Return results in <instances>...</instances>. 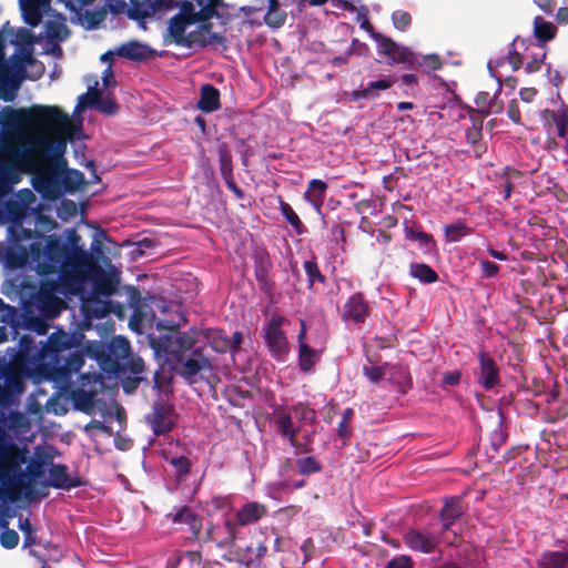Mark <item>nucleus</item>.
<instances>
[{"label": "nucleus", "instance_id": "nucleus-1", "mask_svg": "<svg viewBox=\"0 0 568 568\" xmlns=\"http://www.w3.org/2000/svg\"><path fill=\"white\" fill-rule=\"evenodd\" d=\"M55 447L38 445L28 460L27 447H19L11 438L0 435V495L10 501H17L23 495L34 497V485L44 476L45 467L52 465L57 455Z\"/></svg>", "mask_w": 568, "mask_h": 568}, {"label": "nucleus", "instance_id": "nucleus-2", "mask_svg": "<svg viewBox=\"0 0 568 568\" xmlns=\"http://www.w3.org/2000/svg\"><path fill=\"white\" fill-rule=\"evenodd\" d=\"M79 341L74 334L58 329L52 333L44 344L36 345L33 336H21V346L16 366L18 371L28 373L38 371L40 375L59 381L69 379L84 365V354L72 351Z\"/></svg>", "mask_w": 568, "mask_h": 568}, {"label": "nucleus", "instance_id": "nucleus-3", "mask_svg": "<svg viewBox=\"0 0 568 568\" xmlns=\"http://www.w3.org/2000/svg\"><path fill=\"white\" fill-rule=\"evenodd\" d=\"M64 129L65 134H61L57 139H51L48 135H40L36 139L32 151L39 158L38 161H32L29 158L22 159L33 174V189L43 199L53 200L61 193V176L67 168L63 154L68 141L74 139L73 133L78 130L72 125L71 129Z\"/></svg>", "mask_w": 568, "mask_h": 568}, {"label": "nucleus", "instance_id": "nucleus-4", "mask_svg": "<svg viewBox=\"0 0 568 568\" xmlns=\"http://www.w3.org/2000/svg\"><path fill=\"white\" fill-rule=\"evenodd\" d=\"M85 352L108 377L122 378L128 373L138 375L144 371L143 359L132 354L129 339L121 335L109 342H88Z\"/></svg>", "mask_w": 568, "mask_h": 568}, {"label": "nucleus", "instance_id": "nucleus-5", "mask_svg": "<svg viewBox=\"0 0 568 568\" xmlns=\"http://www.w3.org/2000/svg\"><path fill=\"white\" fill-rule=\"evenodd\" d=\"M44 71L41 62L30 53L13 55L11 64L4 60V70L0 73L2 100L13 101L17 91L26 79L38 80Z\"/></svg>", "mask_w": 568, "mask_h": 568}, {"label": "nucleus", "instance_id": "nucleus-6", "mask_svg": "<svg viewBox=\"0 0 568 568\" xmlns=\"http://www.w3.org/2000/svg\"><path fill=\"white\" fill-rule=\"evenodd\" d=\"M23 120L43 126L61 125L71 129L69 115L57 106L33 105L28 110H16L11 106H4L0 111V122L6 128L17 126Z\"/></svg>", "mask_w": 568, "mask_h": 568}, {"label": "nucleus", "instance_id": "nucleus-7", "mask_svg": "<svg viewBox=\"0 0 568 568\" xmlns=\"http://www.w3.org/2000/svg\"><path fill=\"white\" fill-rule=\"evenodd\" d=\"M94 268L95 262L91 253L85 250L70 252L61 270V278L79 290Z\"/></svg>", "mask_w": 568, "mask_h": 568}, {"label": "nucleus", "instance_id": "nucleus-8", "mask_svg": "<svg viewBox=\"0 0 568 568\" xmlns=\"http://www.w3.org/2000/svg\"><path fill=\"white\" fill-rule=\"evenodd\" d=\"M176 413L173 405L164 400H155L145 420L156 436L166 435L176 425Z\"/></svg>", "mask_w": 568, "mask_h": 568}, {"label": "nucleus", "instance_id": "nucleus-9", "mask_svg": "<svg viewBox=\"0 0 568 568\" xmlns=\"http://www.w3.org/2000/svg\"><path fill=\"white\" fill-rule=\"evenodd\" d=\"M545 131L555 133L559 140L568 139V105L560 100L554 109H544L539 113Z\"/></svg>", "mask_w": 568, "mask_h": 568}, {"label": "nucleus", "instance_id": "nucleus-10", "mask_svg": "<svg viewBox=\"0 0 568 568\" xmlns=\"http://www.w3.org/2000/svg\"><path fill=\"white\" fill-rule=\"evenodd\" d=\"M286 318L280 314H273L264 327V339L274 357L282 358L288 353V342L281 326Z\"/></svg>", "mask_w": 568, "mask_h": 568}, {"label": "nucleus", "instance_id": "nucleus-11", "mask_svg": "<svg viewBox=\"0 0 568 568\" xmlns=\"http://www.w3.org/2000/svg\"><path fill=\"white\" fill-rule=\"evenodd\" d=\"M70 247L60 237L50 235L44 246V256L49 263L40 264L41 274H50L61 271L68 256Z\"/></svg>", "mask_w": 568, "mask_h": 568}, {"label": "nucleus", "instance_id": "nucleus-12", "mask_svg": "<svg viewBox=\"0 0 568 568\" xmlns=\"http://www.w3.org/2000/svg\"><path fill=\"white\" fill-rule=\"evenodd\" d=\"M236 537V525L233 520L225 519L222 526L209 521L205 530H202V538H197L196 541L203 544L215 542L219 548H226L235 542Z\"/></svg>", "mask_w": 568, "mask_h": 568}, {"label": "nucleus", "instance_id": "nucleus-13", "mask_svg": "<svg viewBox=\"0 0 568 568\" xmlns=\"http://www.w3.org/2000/svg\"><path fill=\"white\" fill-rule=\"evenodd\" d=\"M374 40L378 43L379 52L390 58V64H407L415 67L418 62V54L408 47H402L392 38L384 34H374Z\"/></svg>", "mask_w": 568, "mask_h": 568}, {"label": "nucleus", "instance_id": "nucleus-14", "mask_svg": "<svg viewBox=\"0 0 568 568\" xmlns=\"http://www.w3.org/2000/svg\"><path fill=\"white\" fill-rule=\"evenodd\" d=\"M153 0H130V6L125 0H111L109 3L110 12L113 14H126L133 21L144 22L146 18L153 14Z\"/></svg>", "mask_w": 568, "mask_h": 568}, {"label": "nucleus", "instance_id": "nucleus-15", "mask_svg": "<svg viewBox=\"0 0 568 568\" xmlns=\"http://www.w3.org/2000/svg\"><path fill=\"white\" fill-rule=\"evenodd\" d=\"M175 362L180 365L178 374L190 384L194 382V377L202 371L211 369V362L204 355L202 347H196L192 352V356H176Z\"/></svg>", "mask_w": 568, "mask_h": 568}, {"label": "nucleus", "instance_id": "nucleus-16", "mask_svg": "<svg viewBox=\"0 0 568 568\" xmlns=\"http://www.w3.org/2000/svg\"><path fill=\"white\" fill-rule=\"evenodd\" d=\"M464 514V508L462 505L460 497H446L444 499V506L439 511V519L442 523V535L443 540L448 544H454L455 539H457V535L454 532L453 539L450 540L447 537V532L450 530L452 526L456 520H458Z\"/></svg>", "mask_w": 568, "mask_h": 568}, {"label": "nucleus", "instance_id": "nucleus-17", "mask_svg": "<svg viewBox=\"0 0 568 568\" xmlns=\"http://www.w3.org/2000/svg\"><path fill=\"white\" fill-rule=\"evenodd\" d=\"M478 373L477 383L485 389L491 390L500 385L499 367L495 359L486 352L477 355Z\"/></svg>", "mask_w": 568, "mask_h": 568}, {"label": "nucleus", "instance_id": "nucleus-18", "mask_svg": "<svg viewBox=\"0 0 568 568\" xmlns=\"http://www.w3.org/2000/svg\"><path fill=\"white\" fill-rule=\"evenodd\" d=\"M196 342L193 334L179 332L174 341H169L168 345H164V342H153L152 346L156 352L163 351L176 359V356H184L186 352H193L196 348Z\"/></svg>", "mask_w": 568, "mask_h": 568}, {"label": "nucleus", "instance_id": "nucleus-19", "mask_svg": "<svg viewBox=\"0 0 568 568\" xmlns=\"http://www.w3.org/2000/svg\"><path fill=\"white\" fill-rule=\"evenodd\" d=\"M21 349H22L21 338L19 339L17 347H9L7 349V355L9 356L8 367H7L8 372L3 377H4V383H6L4 387L10 389L11 393L12 392L21 393L23 390V383H22L21 377L30 376L32 373L36 372V371H30L28 373H22V372L18 371V368L14 364L19 359L18 353H20Z\"/></svg>", "mask_w": 568, "mask_h": 568}, {"label": "nucleus", "instance_id": "nucleus-20", "mask_svg": "<svg viewBox=\"0 0 568 568\" xmlns=\"http://www.w3.org/2000/svg\"><path fill=\"white\" fill-rule=\"evenodd\" d=\"M166 517L173 524L186 525L191 531L192 540L196 541L197 538H202L203 518L190 506H182L174 514H168Z\"/></svg>", "mask_w": 568, "mask_h": 568}, {"label": "nucleus", "instance_id": "nucleus-21", "mask_svg": "<svg viewBox=\"0 0 568 568\" xmlns=\"http://www.w3.org/2000/svg\"><path fill=\"white\" fill-rule=\"evenodd\" d=\"M83 485L80 477H71L65 464H53L49 468L48 486L55 489L70 490Z\"/></svg>", "mask_w": 568, "mask_h": 568}, {"label": "nucleus", "instance_id": "nucleus-22", "mask_svg": "<svg viewBox=\"0 0 568 568\" xmlns=\"http://www.w3.org/2000/svg\"><path fill=\"white\" fill-rule=\"evenodd\" d=\"M272 261L267 253L258 252L254 255V276L262 292L271 294L274 288V282L270 277Z\"/></svg>", "mask_w": 568, "mask_h": 568}, {"label": "nucleus", "instance_id": "nucleus-23", "mask_svg": "<svg viewBox=\"0 0 568 568\" xmlns=\"http://www.w3.org/2000/svg\"><path fill=\"white\" fill-rule=\"evenodd\" d=\"M404 541L412 550L429 554L435 550L439 539L432 532L412 529L405 534Z\"/></svg>", "mask_w": 568, "mask_h": 568}, {"label": "nucleus", "instance_id": "nucleus-24", "mask_svg": "<svg viewBox=\"0 0 568 568\" xmlns=\"http://www.w3.org/2000/svg\"><path fill=\"white\" fill-rule=\"evenodd\" d=\"M368 316V306L361 293L353 294L344 304L342 318L355 324L364 323Z\"/></svg>", "mask_w": 568, "mask_h": 568}, {"label": "nucleus", "instance_id": "nucleus-25", "mask_svg": "<svg viewBox=\"0 0 568 568\" xmlns=\"http://www.w3.org/2000/svg\"><path fill=\"white\" fill-rule=\"evenodd\" d=\"M267 546L264 541H257L256 544L251 542L244 550L239 549L224 558L229 561L235 559L237 562L245 566H252L258 564L260 560L266 555Z\"/></svg>", "mask_w": 568, "mask_h": 568}, {"label": "nucleus", "instance_id": "nucleus-26", "mask_svg": "<svg viewBox=\"0 0 568 568\" xmlns=\"http://www.w3.org/2000/svg\"><path fill=\"white\" fill-rule=\"evenodd\" d=\"M267 514L263 504L250 501L243 505L236 513L233 523L237 526H247L257 523Z\"/></svg>", "mask_w": 568, "mask_h": 568}, {"label": "nucleus", "instance_id": "nucleus-27", "mask_svg": "<svg viewBox=\"0 0 568 568\" xmlns=\"http://www.w3.org/2000/svg\"><path fill=\"white\" fill-rule=\"evenodd\" d=\"M33 305L39 314L48 320H53L67 307L65 302L58 296L34 295Z\"/></svg>", "mask_w": 568, "mask_h": 568}, {"label": "nucleus", "instance_id": "nucleus-28", "mask_svg": "<svg viewBox=\"0 0 568 568\" xmlns=\"http://www.w3.org/2000/svg\"><path fill=\"white\" fill-rule=\"evenodd\" d=\"M115 54L120 58H124L131 61L143 62L151 57L152 50L149 48V45L139 41H129L121 44L115 50Z\"/></svg>", "mask_w": 568, "mask_h": 568}, {"label": "nucleus", "instance_id": "nucleus-29", "mask_svg": "<svg viewBox=\"0 0 568 568\" xmlns=\"http://www.w3.org/2000/svg\"><path fill=\"white\" fill-rule=\"evenodd\" d=\"M19 3L24 22L32 28L40 24L43 13L49 10L41 0H20Z\"/></svg>", "mask_w": 568, "mask_h": 568}, {"label": "nucleus", "instance_id": "nucleus-30", "mask_svg": "<svg viewBox=\"0 0 568 568\" xmlns=\"http://www.w3.org/2000/svg\"><path fill=\"white\" fill-rule=\"evenodd\" d=\"M202 554L197 550H176L168 558L165 568H201Z\"/></svg>", "mask_w": 568, "mask_h": 568}, {"label": "nucleus", "instance_id": "nucleus-31", "mask_svg": "<svg viewBox=\"0 0 568 568\" xmlns=\"http://www.w3.org/2000/svg\"><path fill=\"white\" fill-rule=\"evenodd\" d=\"M220 98V91L213 84H203L196 106L204 113H212L221 108Z\"/></svg>", "mask_w": 568, "mask_h": 568}, {"label": "nucleus", "instance_id": "nucleus-32", "mask_svg": "<svg viewBox=\"0 0 568 568\" xmlns=\"http://www.w3.org/2000/svg\"><path fill=\"white\" fill-rule=\"evenodd\" d=\"M539 568H568V551L546 550L537 560Z\"/></svg>", "mask_w": 568, "mask_h": 568}, {"label": "nucleus", "instance_id": "nucleus-33", "mask_svg": "<svg viewBox=\"0 0 568 568\" xmlns=\"http://www.w3.org/2000/svg\"><path fill=\"white\" fill-rule=\"evenodd\" d=\"M75 285H69L61 278V271H59L58 280H44L40 284V288L36 295L41 296H57V293L77 292Z\"/></svg>", "mask_w": 568, "mask_h": 568}, {"label": "nucleus", "instance_id": "nucleus-34", "mask_svg": "<svg viewBox=\"0 0 568 568\" xmlns=\"http://www.w3.org/2000/svg\"><path fill=\"white\" fill-rule=\"evenodd\" d=\"M193 24L192 20L181 18V16H173L169 20L168 37L172 38V41L180 45L185 42V31L189 26Z\"/></svg>", "mask_w": 568, "mask_h": 568}, {"label": "nucleus", "instance_id": "nucleus-35", "mask_svg": "<svg viewBox=\"0 0 568 568\" xmlns=\"http://www.w3.org/2000/svg\"><path fill=\"white\" fill-rule=\"evenodd\" d=\"M393 85V82L388 79H379L376 81H372L364 89L353 91V100L358 101L362 99H376L378 97V91H384L389 89Z\"/></svg>", "mask_w": 568, "mask_h": 568}, {"label": "nucleus", "instance_id": "nucleus-36", "mask_svg": "<svg viewBox=\"0 0 568 568\" xmlns=\"http://www.w3.org/2000/svg\"><path fill=\"white\" fill-rule=\"evenodd\" d=\"M294 415L292 412H281L277 413L275 417V426L277 432L285 438H288L291 442L295 439L297 434V427L294 423Z\"/></svg>", "mask_w": 568, "mask_h": 568}, {"label": "nucleus", "instance_id": "nucleus-37", "mask_svg": "<svg viewBox=\"0 0 568 568\" xmlns=\"http://www.w3.org/2000/svg\"><path fill=\"white\" fill-rule=\"evenodd\" d=\"M386 369L400 372L402 375H407V368L399 364L384 363L381 366H364L363 374L372 383H378L386 375Z\"/></svg>", "mask_w": 568, "mask_h": 568}, {"label": "nucleus", "instance_id": "nucleus-38", "mask_svg": "<svg viewBox=\"0 0 568 568\" xmlns=\"http://www.w3.org/2000/svg\"><path fill=\"white\" fill-rule=\"evenodd\" d=\"M557 34V27L549 21H546L542 17L537 16L534 19V36L542 42L551 41Z\"/></svg>", "mask_w": 568, "mask_h": 568}, {"label": "nucleus", "instance_id": "nucleus-39", "mask_svg": "<svg viewBox=\"0 0 568 568\" xmlns=\"http://www.w3.org/2000/svg\"><path fill=\"white\" fill-rule=\"evenodd\" d=\"M268 7L264 16V21L268 27L278 28L286 21V12L280 9L278 0H267Z\"/></svg>", "mask_w": 568, "mask_h": 568}, {"label": "nucleus", "instance_id": "nucleus-40", "mask_svg": "<svg viewBox=\"0 0 568 568\" xmlns=\"http://www.w3.org/2000/svg\"><path fill=\"white\" fill-rule=\"evenodd\" d=\"M409 274L425 284H432L438 281L436 271L425 263L410 264Z\"/></svg>", "mask_w": 568, "mask_h": 568}, {"label": "nucleus", "instance_id": "nucleus-41", "mask_svg": "<svg viewBox=\"0 0 568 568\" xmlns=\"http://www.w3.org/2000/svg\"><path fill=\"white\" fill-rule=\"evenodd\" d=\"M508 433L506 427L504 426V416L503 413L499 410L496 426L489 434V442L493 450L497 453L500 449V447L506 443Z\"/></svg>", "mask_w": 568, "mask_h": 568}, {"label": "nucleus", "instance_id": "nucleus-42", "mask_svg": "<svg viewBox=\"0 0 568 568\" xmlns=\"http://www.w3.org/2000/svg\"><path fill=\"white\" fill-rule=\"evenodd\" d=\"M84 183V175L82 172L78 170H68L62 173L61 176V187L69 192L73 193L81 187Z\"/></svg>", "mask_w": 568, "mask_h": 568}, {"label": "nucleus", "instance_id": "nucleus-43", "mask_svg": "<svg viewBox=\"0 0 568 568\" xmlns=\"http://www.w3.org/2000/svg\"><path fill=\"white\" fill-rule=\"evenodd\" d=\"M91 102H94L97 110L108 115L115 114L119 109L114 99L110 97L102 98L101 92L95 88L92 90Z\"/></svg>", "mask_w": 568, "mask_h": 568}, {"label": "nucleus", "instance_id": "nucleus-44", "mask_svg": "<svg viewBox=\"0 0 568 568\" xmlns=\"http://www.w3.org/2000/svg\"><path fill=\"white\" fill-rule=\"evenodd\" d=\"M302 324V331L298 334L300 339V355H298V363L300 367L304 372H308L313 367V351L302 342L304 335H305V327L304 322H301Z\"/></svg>", "mask_w": 568, "mask_h": 568}, {"label": "nucleus", "instance_id": "nucleus-45", "mask_svg": "<svg viewBox=\"0 0 568 568\" xmlns=\"http://www.w3.org/2000/svg\"><path fill=\"white\" fill-rule=\"evenodd\" d=\"M470 229L464 223H452L444 227L445 237L447 242H458L464 236L470 233Z\"/></svg>", "mask_w": 568, "mask_h": 568}, {"label": "nucleus", "instance_id": "nucleus-46", "mask_svg": "<svg viewBox=\"0 0 568 568\" xmlns=\"http://www.w3.org/2000/svg\"><path fill=\"white\" fill-rule=\"evenodd\" d=\"M280 210L285 220L292 225V227L296 231L297 234H302L304 232L303 223L301 222L298 215L292 209V206L280 200Z\"/></svg>", "mask_w": 568, "mask_h": 568}, {"label": "nucleus", "instance_id": "nucleus-47", "mask_svg": "<svg viewBox=\"0 0 568 568\" xmlns=\"http://www.w3.org/2000/svg\"><path fill=\"white\" fill-rule=\"evenodd\" d=\"M45 33L50 39L63 41L68 38L69 30L63 22L49 20L45 23Z\"/></svg>", "mask_w": 568, "mask_h": 568}, {"label": "nucleus", "instance_id": "nucleus-48", "mask_svg": "<svg viewBox=\"0 0 568 568\" xmlns=\"http://www.w3.org/2000/svg\"><path fill=\"white\" fill-rule=\"evenodd\" d=\"M474 113H476L475 110L471 109V114H470V119H471V126L468 128L466 130V140L469 144H476L483 136V121H484V118L483 116H478L476 118L474 115Z\"/></svg>", "mask_w": 568, "mask_h": 568}, {"label": "nucleus", "instance_id": "nucleus-49", "mask_svg": "<svg viewBox=\"0 0 568 568\" xmlns=\"http://www.w3.org/2000/svg\"><path fill=\"white\" fill-rule=\"evenodd\" d=\"M0 176L9 184H16L20 181L19 168L13 162H0Z\"/></svg>", "mask_w": 568, "mask_h": 568}, {"label": "nucleus", "instance_id": "nucleus-50", "mask_svg": "<svg viewBox=\"0 0 568 568\" xmlns=\"http://www.w3.org/2000/svg\"><path fill=\"white\" fill-rule=\"evenodd\" d=\"M494 99L489 100V93L488 92H479L477 93L475 98V104L477 105L478 110L477 112L484 115H487L489 113H499L498 109H493Z\"/></svg>", "mask_w": 568, "mask_h": 568}, {"label": "nucleus", "instance_id": "nucleus-51", "mask_svg": "<svg viewBox=\"0 0 568 568\" xmlns=\"http://www.w3.org/2000/svg\"><path fill=\"white\" fill-rule=\"evenodd\" d=\"M219 162L222 178L233 175L232 155L226 148L219 150Z\"/></svg>", "mask_w": 568, "mask_h": 568}, {"label": "nucleus", "instance_id": "nucleus-52", "mask_svg": "<svg viewBox=\"0 0 568 568\" xmlns=\"http://www.w3.org/2000/svg\"><path fill=\"white\" fill-rule=\"evenodd\" d=\"M13 403V395L10 389L0 385V424H4L7 412Z\"/></svg>", "mask_w": 568, "mask_h": 568}, {"label": "nucleus", "instance_id": "nucleus-53", "mask_svg": "<svg viewBox=\"0 0 568 568\" xmlns=\"http://www.w3.org/2000/svg\"><path fill=\"white\" fill-rule=\"evenodd\" d=\"M170 465L174 468L175 475L179 478L186 476L191 471L192 463L185 456L172 457Z\"/></svg>", "mask_w": 568, "mask_h": 568}, {"label": "nucleus", "instance_id": "nucleus-54", "mask_svg": "<svg viewBox=\"0 0 568 568\" xmlns=\"http://www.w3.org/2000/svg\"><path fill=\"white\" fill-rule=\"evenodd\" d=\"M415 67L422 68L424 71H435L439 70L443 67L442 59L437 54H428L422 58L418 57V62Z\"/></svg>", "mask_w": 568, "mask_h": 568}, {"label": "nucleus", "instance_id": "nucleus-55", "mask_svg": "<svg viewBox=\"0 0 568 568\" xmlns=\"http://www.w3.org/2000/svg\"><path fill=\"white\" fill-rule=\"evenodd\" d=\"M412 20V16L407 11L396 10L392 13L394 27L402 32L406 31L410 27Z\"/></svg>", "mask_w": 568, "mask_h": 568}, {"label": "nucleus", "instance_id": "nucleus-56", "mask_svg": "<svg viewBox=\"0 0 568 568\" xmlns=\"http://www.w3.org/2000/svg\"><path fill=\"white\" fill-rule=\"evenodd\" d=\"M180 11L175 16H181V18L186 20H192L193 23L201 22L200 16H197V11H195V7L191 1H179Z\"/></svg>", "mask_w": 568, "mask_h": 568}, {"label": "nucleus", "instance_id": "nucleus-57", "mask_svg": "<svg viewBox=\"0 0 568 568\" xmlns=\"http://www.w3.org/2000/svg\"><path fill=\"white\" fill-rule=\"evenodd\" d=\"M28 425L27 418L19 412H7V419L4 424H0V427H8L10 429H20Z\"/></svg>", "mask_w": 568, "mask_h": 568}, {"label": "nucleus", "instance_id": "nucleus-58", "mask_svg": "<svg viewBox=\"0 0 568 568\" xmlns=\"http://www.w3.org/2000/svg\"><path fill=\"white\" fill-rule=\"evenodd\" d=\"M292 413L294 418L301 423H313L316 418V412L303 404L296 405Z\"/></svg>", "mask_w": 568, "mask_h": 568}, {"label": "nucleus", "instance_id": "nucleus-59", "mask_svg": "<svg viewBox=\"0 0 568 568\" xmlns=\"http://www.w3.org/2000/svg\"><path fill=\"white\" fill-rule=\"evenodd\" d=\"M19 528L24 535L23 546L29 547L37 542L36 531L28 518L19 519Z\"/></svg>", "mask_w": 568, "mask_h": 568}, {"label": "nucleus", "instance_id": "nucleus-60", "mask_svg": "<svg viewBox=\"0 0 568 568\" xmlns=\"http://www.w3.org/2000/svg\"><path fill=\"white\" fill-rule=\"evenodd\" d=\"M520 42L521 44L525 43L520 37H516L511 42V49L508 52V62L511 65L514 71L519 70L523 67V57L519 52L516 50L517 43Z\"/></svg>", "mask_w": 568, "mask_h": 568}, {"label": "nucleus", "instance_id": "nucleus-61", "mask_svg": "<svg viewBox=\"0 0 568 568\" xmlns=\"http://www.w3.org/2000/svg\"><path fill=\"white\" fill-rule=\"evenodd\" d=\"M205 48V34L202 31H192L185 37V42L181 43L180 47L191 49L193 47Z\"/></svg>", "mask_w": 568, "mask_h": 568}, {"label": "nucleus", "instance_id": "nucleus-62", "mask_svg": "<svg viewBox=\"0 0 568 568\" xmlns=\"http://www.w3.org/2000/svg\"><path fill=\"white\" fill-rule=\"evenodd\" d=\"M45 320L44 317L28 316L27 327L39 335H44L49 329V324Z\"/></svg>", "mask_w": 568, "mask_h": 568}, {"label": "nucleus", "instance_id": "nucleus-63", "mask_svg": "<svg viewBox=\"0 0 568 568\" xmlns=\"http://www.w3.org/2000/svg\"><path fill=\"white\" fill-rule=\"evenodd\" d=\"M305 199L320 212V179H314L310 182V187L305 192Z\"/></svg>", "mask_w": 568, "mask_h": 568}, {"label": "nucleus", "instance_id": "nucleus-64", "mask_svg": "<svg viewBox=\"0 0 568 568\" xmlns=\"http://www.w3.org/2000/svg\"><path fill=\"white\" fill-rule=\"evenodd\" d=\"M0 544L6 549H13L19 544V535L13 529H6L0 535Z\"/></svg>", "mask_w": 568, "mask_h": 568}]
</instances>
